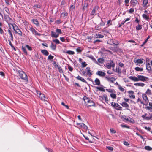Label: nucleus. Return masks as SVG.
<instances>
[{"label":"nucleus","mask_w":152,"mask_h":152,"mask_svg":"<svg viewBox=\"0 0 152 152\" xmlns=\"http://www.w3.org/2000/svg\"><path fill=\"white\" fill-rule=\"evenodd\" d=\"M8 31L10 35V36H9V37L10 38V39L12 41H13V37L11 31V30H10V29H8Z\"/></svg>","instance_id":"nucleus-24"},{"label":"nucleus","mask_w":152,"mask_h":152,"mask_svg":"<svg viewBox=\"0 0 152 152\" xmlns=\"http://www.w3.org/2000/svg\"><path fill=\"white\" fill-rule=\"evenodd\" d=\"M68 13L66 12H64L61 13V17L62 18H64V17L67 16Z\"/></svg>","instance_id":"nucleus-30"},{"label":"nucleus","mask_w":152,"mask_h":152,"mask_svg":"<svg viewBox=\"0 0 152 152\" xmlns=\"http://www.w3.org/2000/svg\"><path fill=\"white\" fill-rule=\"evenodd\" d=\"M86 70L87 71V74L89 76H91L92 74V72H91L90 68V67H86Z\"/></svg>","instance_id":"nucleus-19"},{"label":"nucleus","mask_w":152,"mask_h":152,"mask_svg":"<svg viewBox=\"0 0 152 152\" xmlns=\"http://www.w3.org/2000/svg\"><path fill=\"white\" fill-rule=\"evenodd\" d=\"M29 30L31 31L33 33V34L37 35L39 36H40L41 35V34L40 33H39L37 32V31H36L33 28H31L29 29Z\"/></svg>","instance_id":"nucleus-11"},{"label":"nucleus","mask_w":152,"mask_h":152,"mask_svg":"<svg viewBox=\"0 0 152 152\" xmlns=\"http://www.w3.org/2000/svg\"><path fill=\"white\" fill-rule=\"evenodd\" d=\"M134 11V9L133 8H132L130 9L129 11V13H132Z\"/></svg>","instance_id":"nucleus-61"},{"label":"nucleus","mask_w":152,"mask_h":152,"mask_svg":"<svg viewBox=\"0 0 152 152\" xmlns=\"http://www.w3.org/2000/svg\"><path fill=\"white\" fill-rule=\"evenodd\" d=\"M34 8H40L41 7V5H38V4H35L34 6Z\"/></svg>","instance_id":"nucleus-54"},{"label":"nucleus","mask_w":152,"mask_h":152,"mask_svg":"<svg viewBox=\"0 0 152 152\" xmlns=\"http://www.w3.org/2000/svg\"><path fill=\"white\" fill-rule=\"evenodd\" d=\"M134 69L136 71H142L143 70L142 68H140L138 67H135Z\"/></svg>","instance_id":"nucleus-43"},{"label":"nucleus","mask_w":152,"mask_h":152,"mask_svg":"<svg viewBox=\"0 0 152 152\" xmlns=\"http://www.w3.org/2000/svg\"><path fill=\"white\" fill-rule=\"evenodd\" d=\"M39 97L40 99L42 100L45 101H46L47 98H46L45 95L41 93L39 96Z\"/></svg>","instance_id":"nucleus-20"},{"label":"nucleus","mask_w":152,"mask_h":152,"mask_svg":"<svg viewBox=\"0 0 152 152\" xmlns=\"http://www.w3.org/2000/svg\"><path fill=\"white\" fill-rule=\"evenodd\" d=\"M50 47L52 50H55L56 49V45H55L52 42L51 43V45L50 46Z\"/></svg>","instance_id":"nucleus-32"},{"label":"nucleus","mask_w":152,"mask_h":152,"mask_svg":"<svg viewBox=\"0 0 152 152\" xmlns=\"http://www.w3.org/2000/svg\"><path fill=\"white\" fill-rule=\"evenodd\" d=\"M148 3V0H142V6L144 8H145V9H146L147 7Z\"/></svg>","instance_id":"nucleus-16"},{"label":"nucleus","mask_w":152,"mask_h":152,"mask_svg":"<svg viewBox=\"0 0 152 152\" xmlns=\"http://www.w3.org/2000/svg\"><path fill=\"white\" fill-rule=\"evenodd\" d=\"M114 43L115 45H117L119 44V42L117 40L114 39Z\"/></svg>","instance_id":"nucleus-64"},{"label":"nucleus","mask_w":152,"mask_h":152,"mask_svg":"<svg viewBox=\"0 0 152 152\" xmlns=\"http://www.w3.org/2000/svg\"><path fill=\"white\" fill-rule=\"evenodd\" d=\"M110 96L113 99H116V95L114 93L111 94Z\"/></svg>","instance_id":"nucleus-46"},{"label":"nucleus","mask_w":152,"mask_h":152,"mask_svg":"<svg viewBox=\"0 0 152 152\" xmlns=\"http://www.w3.org/2000/svg\"><path fill=\"white\" fill-rule=\"evenodd\" d=\"M98 61L99 63H102L104 61V59L102 58H100L98 59Z\"/></svg>","instance_id":"nucleus-52"},{"label":"nucleus","mask_w":152,"mask_h":152,"mask_svg":"<svg viewBox=\"0 0 152 152\" xmlns=\"http://www.w3.org/2000/svg\"><path fill=\"white\" fill-rule=\"evenodd\" d=\"M96 37L97 38H102L104 37V36L101 34H96Z\"/></svg>","instance_id":"nucleus-55"},{"label":"nucleus","mask_w":152,"mask_h":152,"mask_svg":"<svg viewBox=\"0 0 152 152\" xmlns=\"http://www.w3.org/2000/svg\"><path fill=\"white\" fill-rule=\"evenodd\" d=\"M149 116H146L147 114L145 113L144 115H142L141 117L142 118H143L144 119L149 120H152V113H149Z\"/></svg>","instance_id":"nucleus-8"},{"label":"nucleus","mask_w":152,"mask_h":152,"mask_svg":"<svg viewBox=\"0 0 152 152\" xmlns=\"http://www.w3.org/2000/svg\"><path fill=\"white\" fill-rule=\"evenodd\" d=\"M121 105L123 107H124L128 108L129 107L128 104L125 102H122V103L121 104Z\"/></svg>","instance_id":"nucleus-34"},{"label":"nucleus","mask_w":152,"mask_h":152,"mask_svg":"<svg viewBox=\"0 0 152 152\" xmlns=\"http://www.w3.org/2000/svg\"><path fill=\"white\" fill-rule=\"evenodd\" d=\"M51 36L52 37L57 38L59 36V34H56V32L53 31H51Z\"/></svg>","instance_id":"nucleus-18"},{"label":"nucleus","mask_w":152,"mask_h":152,"mask_svg":"<svg viewBox=\"0 0 152 152\" xmlns=\"http://www.w3.org/2000/svg\"><path fill=\"white\" fill-rule=\"evenodd\" d=\"M145 149L148 151H151L152 150V148L149 146H146L145 147Z\"/></svg>","instance_id":"nucleus-47"},{"label":"nucleus","mask_w":152,"mask_h":152,"mask_svg":"<svg viewBox=\"0 0 152 152\" xmlns=\"http://www.w3.org/2000/svg\"><path fill=\"white\" fill-rule=\"evenodd\" d=\"M134 85L136 86L143 87L145 85V84L142 83H135Z\"/></svg>","instance_id":"nucleus-31"},{"label":"nucleus","mask_w":152,"mask_h":152,"mask_svg":"<svg viewBox=\"0 0 152 152\" xmlns=\"http://www.w3.org/2000/svg\"><path fill=\"white\" fill-rule=\"evenodd\" d=\"M149 95H151L152 94V93L151 92V91L149 89H148L146 92V94Z\"/></svg>","instance_id":"nucleus-53"},{"label":"nucleus","mask_w":152,"mask_h":152,"mask_svg":"<svg viewBox=\"0 0 152 152\" xmlns=\"http://www.w3.org/2000/svg\"><path fill=\"white\" fill-rule=\"evenodd\" d=\"M130 3L133 7H134L136 6L137 3H138L137 0H131Z\"/></svg>","instance_id":"nucleus-23"},{"label":"nucleus","mask_w":152,"mask_h":152,"mask_svg":"<svg viewBox=\"0 0 152 152\" xmlns=\"http://www.w3.org/2000/svg\"><path fill=\"white\" fill-rule=\"evenodd\" d=\"M140 21V20L138 19L137 17L135 18V22L137 24H139Z\"/></svg>","instance_id":"nucleus-58"},{"label":"nucleus","mask_w":152,"mask_h":152,"mask_svg":"<svg viewBox=\"0 0 152 152\" xmlns=\"http://www.w3.org/2000/svg\"><path fill=\"white\" fill-rule=\"evenodd\" d=\"M32 21L34 24H35L37 26H39V23L37 19H33L32 20Z\"/></svg>","instance_id":"nucleus-39"},{"label":"nucleus","mask_w":152,"mask_h":152,"mask_svg":"<svg viewBox=\"0 0 152 152\" xmlns=\"http://www.w3.org/2000/svg\"><path fill=\"white\" fill-rule=\"evenodd\" d=\"M83 99L86 103H89V102H90V99L89 98L86 96H84Z\"/></svg>","instance_id":"nucleus-33"},{"label":"nucleus","mask_w":152,"mask_h":152,"mask_svg":"<svg viewBox=\"0 0 152 152\" xmlns=\"http://www.w3.org/2000/svg\"><path fill=\"white\" fill-rule=\"evenodd\" d=\"M142 28V25H140L139 24H138L137 26H136V28L137 30H141Z\"/></svg>","instance_id":"nucleus-40"},{"label":"nucleus","mask_w":152,"mask_h":152,"mask_svg":"<svg viewBox=\"0 0 152 152\" xmlns=\"http://www.w3.org/2000/svg\"><path fill=\"white\" fill-rule=\"evenodd\" d=\"M99 97L102 98V99H103V98L105 99V102L106 103H108L109 100L108 99L107 96V95H106V94H104L103 95V97H102V96L101 97L100 96H99Z\"/></svg>","instance_id":"nucleus-22"},{"label":"nucleus","mask_w":152,"mask_h":152,"mask_svg":"<svg viewBox=\"0 0 152 152\" xmlns=\"http://www.w3.org/2000/svg\"><path fill=\"white\" fill-rule=\"evenodd\" d=\"M90 102H89V104H88V106L89 107L94 106L95 105V103L93 101L90 100Z\"/></svg>","instance_id":"nucleus-37"},{"label":"nucleus","mask_w":152,"mask_h":152,"mask_svg":"<svg viewBox=\"0 0 152 152\" xmlns=\"http://www.w3.org/2000/svg\"><path fill=\"white\" fill-rule=\"evenodd\" d=\"M77 125H79L80 126L85 130H86L88 129V127L85 125L83 123H78L77 124Z\"/></svg>","instance_id":"nucleus-10"},{"label":"nucleus","mask_w":152,"mask_h":152,"mask_svg":"<svg viewBox=\"0 0 152 152\" xmlns=\"http://www.w3.org/2000/svg\"><path fill=\"white\" fill-rule=\"evenodd\" d=\"M102 42V41L100 39H96L93 42L94 44H99V43Z\"/></svg>","instance_id":"nucleus-38"},{"label":"nucleus","mask_w":152,"mask_h":152,"mask_svg":"<svg viewBox=\"0 0 152 152\" xmlns=\"http://www.w3.org/2000/svg\"><path fill=\"white\" fill-rule=\"evenodd\" d=\"M21 49H22V51H23V52L26 55H27V52L26 50L25 47H23V46H22L21 47Z\"/></svg>","instance_id":"nucleus-42"},{"label":"nucleus","mask_w":152,"mask_h":152,"mask_svg":"<svg viewBox=\"0 0 152 152\" xmlns=\"http://www.w3.org/2000/svg\"><path fill=\"white\" fill-rule=\"evenodd\" d=\"M4 17L5 21L7 23L8 25H10V23L12 21V19L9 15L4 13Z\"/></svg>","instance_id":"nucleus-6"},{"label":"nucleus","mask_w":152,"mask_h":152,"mask_svg":"<svg viewBox=\"0 0 152 152\" xmlns=\"http://www.w3.org/2000/svg\"><path fill=\"white\" fill-rule=\"evenodd\" d=\"M4 9L5 10V11L9 15L10 14V11L9 10V9L7 7H5L4 8Z\"/></svg>","instance_id":"nucleus-41"},{"label":"nucleus","mask_w":152,"mask_h":152,"mask_svg":"<svg viewBox=\"0 0 152 152\" xmlns=\"http://www.w3.org/2000/svg\"><path fill=\"white\" fill-rule=\"evenodd\" d=\"M139 102H140V103L141 104H142L143 105H145L144 103V102L142 101L139 98H138V99L137 100L136 102L138 103Z\"/></svg>","instance_id":"nucleus-45"},{"label":"nucleus","mask_w":152,"mask_h":152,"mask_svg":"<svg viewBox=\"0 0 152 152\" xmlns=\"http://www.w3.org/2000/svg\"><path fill=\"white\" fill-rule=\"evenodd\" d=\"M111 104V106L117 110H122V107L120 106L118 104L112 102Z\"/></svg>","instance_id":"nucleus-4"},{"label":"nucleus","mask_w":152,"mask_h":152,"mask_svg":"<svg viewBox=\"0 0 152 152\" xmlns=\"http://www.w3.org/2000/svg\"><path fill=\"white\" fill-rule=\"evenodd\" d=\"M53 42L56 43V44H58L60 43V42L58 39H53Z\"/></svg>","instance_id":"nucleus-51"},{"label":"nucleus","mask_w":152,"mask_h":152,"mask_svg":"<svg viewBox=\"0 0 152 152\" xmlns=\"http://www.w3.org/2000/svg\"><path fill=\"white\" fill-rule=\"evenodd\" d=\"M45 149L48 151V152H53V150L50 148L46 147Z\"/></svg>","instance_id":"nucleus-62"},{"label":"nucleus","mask_w":152,"mask_h":152,"mask_svg":"<svg viewBox=\"0 0 152 152\" xmlns=\"http://www.w3.org/2000/svg\"><path fill=\"white\" fill-rule=\"evenodd\" d=\"M65 53L70 55H73L75 53L74 51L71 50L67 51H66Z\"/></svg>","instance_id":"nucleus-44"},{"label":"nucleus","mask_w":152,"mask_h":152,"mask_svg":"<svg viewBox=\"0 0 152 152\" xmlns=\"http://www.w3.org/2000/svg\"><path fill=\"white\" fill-rule=\"evenodd\" d=\"M11 25L12 26L13 30L16 34H17L21 36H22V32L15 24L13 25L12 24H11Z\"/></svg>","instance_id":"nucleus-2"},{"label":"nucleus","mask_w":152,"mask_h":152,"mask_svg":"<svg viewBox=\"0 0 152 152\" xmlns=\"http://www.w3.org/2000/svg\"><path fill=\"white\" fill-rule=\"evenodd\" d=\"M148 105L149 106H147L145 107V108L149 110L150 111L152 112V103L149 102Z\"/></svg>","instance_id":"nucleus-17"},{"label":"nucleus","mask_w":152,"mask_h":152,"mask_svg":"<svg viewBox=\"0 0 152 152\" xmlns=\"http://www.w3.org/2000/svg\"><path fill=\"white\" fill-rule=\"evenodd\" d=\"M95 84L93 83V84L99 86L100 85V82L99 80V79L96 78L95 79V81H94Z\"/></svg>","instance_id":"nucleus-25"},{"label":"nucleus","mask_w":152,"mask_h":152,"mask_svg":"<svg viewBox=\"0 0 152 152\" xmlns=\"http://www.w3.org/2000/svg\"><path fill=\"white\" fill-rule=\"evenodd\" d=\"M138 81H141L146 83H148L149 82V79L148 77L143 75H138Z\"/></svg>","instance_id":"nucleus-3"},{"label":"nucleus","mask_w":152,"mask_h":152,"mask_svg":"<svg viewBox=\"0 0 152 152\" xmlns=\"http://www.w3.org/2000/svg\"><path fill=\"white\" fill-rule=\"evenodd\" d=\"M115 70L116 72L119 74H121V70L119 68H116Z\"/></svg>","instance_id":"nucleus-60"},{"label":"nucleus","mask_w":152,"mask_h":152,"mask_svg":"<svg viewBox=\"0 0 152 152\" xmlns=\"http://www.w3.org/2000/svg\"><path fill=\"white\" fill-rule=\"evenodd\" d=\"M99 8V7L98 6H95L91 13V15H95L97 13V11L98 10Z\"/></svg>","instance_id":"nucleus-9"},{"label":"nucleus","mask_w":152,"mask_h":152,"mask_svg":"<svg viewBox=\"0 0 152 152\" xmlns=\"http://www.w3.org/2000/svg\"><path fill=\"white\" fill-rule=\"evenodd\" d=\"M106 67L108 69H110L111 67H114L115 63L112 60H110L106 64Z\"/></svg>","instance_id":"nucleus-5"},{"label":"nucleus","mask_w":152,"mask_h":152,"mask_svg":"<svg viewBox=\"0 0 152 152\" xmlns=\"http://www.w3.org/2000/svg\"><path fill=\"white\" fill-rule=\"evenodd\" d=\"M142 97L144 101V104L145 106H147L149 103V100L147 96L145 94H143L142 95Z\"/></svg>","instance_id":"nucleus-7"},{"label":"nucleus","mask_w":152,"mask_h":152,"mask_svg":"<svg viewBox=\"0 0 152 152\" xmlns=\"http://www.w3.org/2000/svg\"><path fill=\"white\" fill-rule=\"evenodd\" d=\"M75 5L74 4L72 5L70 7V10H73L75 8Z\"/></svg>","instance_id":"nucleus-63"},{"label":"nucleus","mask_w":152,"mask_h":152,"mask_svg":"<svg viewBox=\"0 0 152 152\" xmlns=\"http://www.w3.org/2000/svg\"><path fill=\"white\" fill-rule=\"evenodd\" d=\"M81 64L83 68L86 67L87 65V64H86V63L85 62H82Z\"/></svg>","instance_id":"nucleus-59"},{"label":"nucleus","mask_w":152,"mask_h":152,"mask_svg":"<svg viewBox=\"0 0 152 152\" xmlns=\"http://www.w3.org/2000/svg\"><path fill=\"white\" fill-rule=\"evenodd\" d=\"M105 78H106L107 80L110 82L112 83H113L116 80V79L113 77H105Z\"/></svg>","instance_id":"nucleus-12"},{"label":"nucleus","mask_w":152,"mask_h":152,"mask_svg":"<svg viewBox=\"0 0 152 152\" xmlns=\"http://www.w3.org/2000/svg\"><path fill=\"white\" fill-rule=\"evenodd\" d=\"M121 118L123 119L124 121H125V120L126 121H129V118L125 115H122L121 116Z\"/></svg>","instance_id":"nucleus-35"},{"label":"nucleus","mask_w":152,"mask_h":152,"mask_svg":"<svg viewBox=\"0 0 152 152\" xmlns=\"http://www.w3.org/2000/svg\"><path fill=\"white\" fill-rule=\"evenodd\" d=\"M110 133L112 134H115L116 133V131L113 128H111L110 129Z\"/></svg>","instance_id":"nucleus-48"},{"label":"nucleus","mask_w":152,"mask_h":152,"mask_svg":"<svg viewBox=\"0 0 152 152\" xmlns=\"http://www.w3.org/2000/svg\"><path fill=\"white\" fill-rule=\"evenodd\" d=\"M129 77L130 79L134 82L138 81V77L137 76L136 77L135 76H131Z\"/></svg>","instance_id":"nucleus-15"},{"label":"nucleus","mask_w":152,"mask_h":152,"mask_svg":"<svg viewBox=\"0 0 152 152\" xmlns=\"http://www.w3.org/2000/svg\"><path fill=\"white\" fill-rule=\"evenodd\" d=\"M97 75L100 77H104L105 76V73L102 71H98L96 73Z\"/></svg>","instance_id":"nucleus-13"},{"label":"nucleus","mask_w":152,"mask_h":152,"mask_svg":"<svg viewBox=\"0 0 152 152\" xmlns=\"http://www.w3.org/2000/svg\"><path fill=\"white\" fill-rule=\"evenodd\" d=\"M118 48V47H111L110 48V49L112 51H113L114 52H115L117 51Z\"/></svg>","instance_id":"nucleus-29"},{"label":"nucleus","mask_w":152,"mask_h":152,"mask_svg":"<svg viewBox=\"0 0 152 152\" xmlns=\"http://www.w3.org/2000/svg\"><path fill=\"white\" fill-rule=\"evenodd\" d=\"M143 59H138L134 61V62L139 64H142L143 63Z\"/></svg>","instance_id":"nucleus-28"},{"label":"nucleus","mask_w":152,"mask_h":152,"mask_svg":"<svg viewBox=\"0 0 152 152\" xmlns=\"http://www.w3.org/2000/svg\"><path fill=\"white\" fill-rule=\"evenodd\" d=\"M118 88L121 92H123L124 90V89L122 88L120 85H118Z\"/></svg>","instance_id":"nucleus-50"},{"label":"nucleus","mask_w":152,"mask_h":152,"mask_svg":"<svg viewBox=\"0 0 152 152\" xmlns=\"http://www.w3.org/2000/svg\"><path fill=\"white\" fill-rule=\"evenodd\" d=\"M54 56H52L51 54H50L49 55L48 58V60H52Z\"/></svg>","instance_id":"nucleus-57"},{"label":"nucleus","mask_w":152,"mask_h":152,"mask_svg":"<svg viewBox=\"0 0 152 152\" xmlns=\"http://www.w3.org/2000/svg\"><path fill=\"white\" fill-rule=\"evenodd\" d=\"M19 73L20 78L24 80L25 82H28V77L25 73L22 71H20L19 72Z\"/></svg>","instance_id":"nucleus-1"},{"label":"nucleus","mask_w":152,"mask_h":152,"mask_svg":"<svg viewBox=\"0 0 152 152\" xmlns=\"http://www.w3.org/2000/svg\"><path fill=\"white\" fill-rule=\"evenodd\" d=\"M107 44H109L111 45H114L115 43H114V39H109L107 41Z\"/></svg>","instance_id":"nucleus-27"},{"label":"nucleus","mask_w":152,"mask_h":152,"mask_svg":"<svg viewBox=\"0 0 152 152\" xmlns=\"http://www.w3.org/2000/svg\"><path fill=\"white\" fill-rule=\"evenodd\" d=\"M75 77L76 78L77 80H80L83 82L87 84L88 83L84 78H82V77L79 76L77 77Z\"/></svg>","instance_id":"nucleus-21"},{"label":"nucleus","mask_w":152,"mask_h":152,"mask_svg":"<svg viewBox=\"0 0 152 152\" xmlns=\"http://www.w3.org/2000/svg\"><path fill=\"white\" fill-rule=\"evenodd\" d=\"M26 47L28 49L29 51L32 50V48L31 47L28 45H26Z\"/></svg>","instance_id":"nucleus-56"},{"label":"nucleus","mask_w":152,"mask_h":152,"mask_svg":"<svg viewBox=\"0 0 152 152\" xmlns=\"http://www.w3.org/2000/svg\"><path fill=\"white\" fill-rule=\"evenodd\" d=\"M41 52L45 56H47L49 55V52L46 50H42Z\"/></svg>","instance_id":"nucleus-26"},{"label":"nucleus","mask_w":152,"mask_h":152,"mask_svg":"<svg viewBox=\"0 0 152 152\" xmlns=\"http://www.w3.org/2000/svg\"><path fill=\"white\" fill-rule=\"evenodd\" d=\"M56 32L57 33V34H62V31L61 29L59 28H57L56 30Z\"/></svg>","instance_id":"nucleus-49"},{"label":"nucleus","mask_w":152,"mask_h":152,"mask_svg":"<svg viewBox=\"0 0 152 152\" xmlns=\"http://www.w3.org/2000/svg\"><path fill=\"white\" fill-rule=\"evenodd\" d=\"M142 16L144 19H145L147 20H148L150 19L149 16H147L145 14H143L142 15Z\"/></svg>","instance_id":"nucleus-36"},{"label":"nucleus","mask_w":152,"mask_h":152,"mask_svg":"<svg viewBox=\"0 0 152 152\" xmlns=\"http://www.w3.org/2000/svg\"><path fill=\"white\" fill-rule=\"evenodd\" d=\"M129 93V96L131 98H133L134 99L135 98V96L134 95V92L132 91H128Z\"/></svg>","instance_id":"nucleus-14"}]
</instances>
